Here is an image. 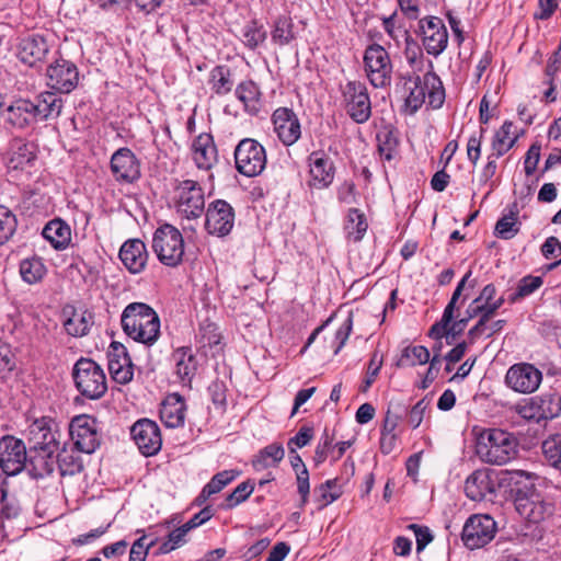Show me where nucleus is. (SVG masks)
Instances as JSON below:
<instances>
[{
  "label": "nucleus",
  "mask_w": 561,
  "mask_h": 561,
  "mask_svg": "<svg viewBox=\"0 0 561 561\" xmlns=\"http://www.w3.org/2000/svg\"><path fill=\"white\" fill-rule=\"evenodd\" d=\"M31 451V476L44 478L55 470L56 454L60 449L57 425L49 416L35 419L27 427Z\"/></svg>",
  "instance_id": "1"
},
{
  "label": "nucleus",
  "mask_w": 561,
  "mask_h": 561,
  "mask_svg": "<svg viewBox=\"0 0 561 561\" xmlns=\"http://www.w3.org/2000/svg\"><path fill=\"white\" fill-rule=\"evenodd\" d=\"M518 453V439L502 428H484L477 436L476 454L485 463L502 466Z\"/></svg>",
  "instance_id": "2"
},
{
  "label": "nucleus",
  "mask_w": 561,
  "mask_h": 561,
  "mask_svg": "<svg viewBox=\"0 0 561 561\" xmlns=\"http://www.w3.org/2000/svg\"><path fill=\"white\" fill-rule=\"evenodd\" d=\"M124 332L133 340L152 345L160 335V319L147 304L131 302L127 305L121 317Z\"/></svg>",
  "instance_id": "3"
},
{
  "label": "nucleus",
  "mask_w": 561,
  "mask_h": 561,
  "mask_svg": "<svg viewBox=\"0 0 561 561\" xmlns=\"http://www.w3.org/2000/svg\"><path fill=\"white\" fill-rule=\"evenodd\" d=\"M77 390L89 400H98L107 391L106 376L102 367L91 358H79L72 368Z\"/></svg>",
  "instance_id": "4"
},
{
  "label": "nucleus",
  "mask_w": 561,
  "mask_h": 561,
  "mask_svg": "<svg viewBox=\"0 0 561 561\" xmlns=\"http://www.w3.org/2000/svg\"><path fill=\"white\" fill-rule=\"evenodd\" d=\"M151 248L159 262L168 267H176L183 262V236L178 228L170 224H164L156 229Z\"/></svg>",
  "instance_id": "5"
},
{
  "label": "nucleus",
  "mask_w": 561,
  "mask_h": 561,
  "mask_svg": "<svg viewBox=\"0 0 561 561\" xmlns=\"http://www.w3.org/2000/svg\"><path fill=\"white\" fill-rule=\"evenodd\" d=\"M266 151L255 139L244 138L234 148V163L239 173L252 178L261 174L266 167Z\"/></svg>",
  "instance_id": "6"
},
{
  "label": "nucleus",
  "mask_w": 561,
  "mask_h": 561,
  "mask_svg": "<svg viewBox=\"0 0 561 561\" xmlns=\"http://www.w3.org/2000/svg\"><path fill=\"white\" fill-rule=\"evenodd\" d=\"M0 468L7 476H16L24 469L31 473V451L22 439L11 435L0 439Z\"/></svg>",
  "instance_id": "7"
},
{
  "label": "nucleus",
  "mask_w": 561,
  "mask_h": 561,
  "mask_svg": "<svg viewBox=\"0 0 561 561\" xmlns=\"http://www.w3.org/2000/svg\"><path fill=\"white\" fill-rule=\"evenodd\" d=\"M364 70L375 88H385L391 82L392 64L389 53L379 44L369 45L364 53Z\"/></svg>",
  "instance_id": "8"
},
{
  "label": "nucleus",
  "mask_w": 561,
  "mask_h": 561,
  "mask_svg": "<svg viewBox=\"0 0 561 561\" xmlns=\"http://www.w3.org/2000/svg\"><path fill=\"white\" fill-rule=\"evenodd\" d=\"M341 93L350 117L357 124L366 123L371 116V102L365 83L348 81L341 85Z\"/></svg>",
  "instance_id": "9"
},
{
  "label": "nucleus",
  "mask_w": 561,
  "mask_h": 561,
  "mask_svg": "<svg viewBox=\"0 0 561 561\" xmlns=\"http://www.w3.org/2000/svg\"><path fill=\"white\" fill-rule=\"evenodd\" d=\"M496 522L488 514L471 515L463 525L461 539L469 549L482 548L493 540Z\"/></svg>",
  "instance_id": "10"
},
{
  "label": "nucleus",
  "mask_w": 561,
  "mask_h": 561,
  "mask_svg": "<svg viewBox=\"0 0 561 561\" xmlns=\"http://www.w3.org/2000/svg\"><path fill=\"white\" fill-rule=\"evenodd\" d=\"M176 210L186 219H196L205 208L204 192L198 182L183 180L175 186Z\"/></svg>",
  "instance_id": "11"
},
{
  "label": "nucleus",
  "mask_w": 561,
  "mask_h": 561,
  "mask_svg": "<svg viewBox=\"0 0 561 561\" xmlns=\"http://www.w3.org/2000/svg\"><path fill=\"white\" fill-rule=\"evenodd\" d=\"M69 432L78 451L92 454L101 444L98 421L90 415L75 416L70 422Z\"/></svg>",
  "instance_id": "12"
},
{
  "label": "nucleus",
  "mask_w": 561,
  "mask_h": 561,
  "mask_svg": "<svg viewBox=\"0 0 561 561\" xmlns=\"http://www.w3.org/2000/svg\"><path fill=\"white\" fill-rule=\"evenodd\" d=\"M419 33L428 55L437 57L446 49L448 32L440 18L428 15L420 19Z\"/></svg>",
  "instance_id": "13"
},
{
  "label": "nucleus",
  "mask_w": 561,
  "mask_h": 561,
  "mask_svg": "<svg viewBox=\"0 0 561 561\" xmlns=\"http://www.w3.org/2000/svg\"><path fill=\"white\" fill-rule=\"evenodd\" d=\"M47 85L59 93H70L79 82L77 66L64 58L55 60L47 67Z\"/></svg>",
  "instance_id": "14"
},
{
  "label": "nucleus",
  "mask_w": 561,
  "mask_h": 561,
  "mask_svg": "<svg viewBox=\"0 0 561 561\" xmlns=\"http://www.w3.org/2000/svg\"><path fill=\"white\" fill-rule=\"evenodd\" d=\"M515 508L522 517L534 524L545 520L553 512V505L536 492L518 491L515 499Z\"/></svg>",
  "instance_id": "15"
},
{
  "label": "nucleus",
  "mask_w": 561,
  "mask_h": 561,
  "mask_svg": "<svg viewBox=\"0 0 561 561\" xmlns=\"http://www.w3.org/2000/svg\"><path fill=\"white\" fill-rule=\"evenodd\" d=\"M234 224V211L224 199L211 202L206 211L205 228L208 233L225 237L230 233Z\"/></svg>",
  "instance_id": "16"
},
{
  "label": "nucleus",
  "mask_w": 561,
  "mask_h": 561,
  "mask_svg": "<svg viewBox=\"0 0 561 561\" xmlns=\"http://www.w3.org/2000/svg\"><path fill=\"white\" fill-rule=\"evenodd\" d=\"M541 380V371L527 363L513 365L505 376L507 386L519 393H533L538 389Z\"/></svg>",
  "instance_id": "17"
},
{
  "label": "nucleus",
  "mask_w": 561,
  "mask_h": 561,
  "mask_svg": "<svg viewBox=\"0 0 561 561\" xmlns=\"http://www.w3.org/2000/svg\"><path fill=\"white\" fill-rule=\"evenodd\" d=\"M130 435L144 456H153L161 448L160 428L151 420L142 419L137 421L130 428Z\"/></svg>",
  "instance_id": "18"
},
{
  "label": "nucleus",
  "mask_w": 561,
  "mask_h": 561,
  "mask_svg": "<svg viewBox=\"0 0 561 561\" xmlns=\"http://www.w3.org/2000/svg\"><path fill=\"white\" fill-rule=\"evenodd\" d=\"M49 51L46 38L39 34L21 37L16 44L15 56L27 67H37L44 62Z\"/></svg>",
  "instance_id": "19"
},
{
  "label": "nucleus",
  "mask_w": 561,
  "mask_h": 561,
  "mask_svg": "<svg viewBox=\"0 0 561 561\" xmlns=\"http://www.w3.org/2000/svg\"><path fill=\"white\" fill-rule=\"evenodd\" d=\"M310 185L318 190L329 187L335 175L332 159L322 150L313 151L308 157Z\"/></svg>",
  "instance_id": "20"
},
{
  "label": "nucleus",
  "mask_w": 561,
  "mask_h": 561,
  "mask_svg": "<svg viewBox=\"0 0 561 561\" xmlns=\"http://www.w3.org/2000/svg\"><path fill=\"white\" fill-rule=\"evenodd\" d=\"M274 131L285 146L294 145L301 136L300 122L293 110L279 107L272 116Z\"/></svg>",
  "instance_id": "21"
},
{
  "label": "nucleus",
  "mask_w": 561,
  "mask_h": 561,
  "mask_svg": "<svg viewBox=\"0 0 561 561\" xmlns=\"http://www.w3.org/2000/svg\"><path fill=\"white\" fill-rule=\"evenodd\" d=\"M111 171L119 182L131 183L140 176L139 161L128 148H121L111 158Z\"/></svg>",
  "instance_id": "22"
},
{
  "label": "nucleus",
  "mask_w": 561,
  "mask_h": 561,
  "mask_svg": "<svg viewBox=\"0 0 561 561\" xmlns=\"http://www.w3.org/2000/svg\"><path fill=\"white\" fill-rule=\"evenodd\" d=\"M107 358L108 371L114 381L121 385L130 382L134 376V369L125 347L119 343L113 342L107 352Z\"/></svg>",
  "instance_id": "23"
},
{
  "label": "nucleus",
  "mask_w": 561,
  "mask_h": 561,
  "mask_svg": "<svg viewBox=\"0 0 561 561\" xmlns=\"http://www.w3.org/2000/svg\"><path fill=\"white\" fill-rule=\"evenodd\" d=\"M192 159L199 170H210L218 161V151L214 137L202 133L192 142Z\"/></svg>",
  "instance_id": "24"
},
{
  "label": "nucleus",
  "mask_w": 561,
  "mask_h": 561,
  "mask_svg": "<svg viewBox=\"0 0 561 561\" xmlns=\"http://www.w3.org/2000/svg\"><path fill=\"white\" fill-rule=\"evenodd\" d=\"M4 122L15 128H25L36 122L33 101L28 99H18L13 101L3 111Z\"/></svg>",
  "instance_id": "25"
},
{
  "label": "nucleus",
  "mask_w": 561,
  "mask_h": 561,
  "mask_svg": "<svg viewBox=\"0 0 561 561\" xmlns=\"http://www.w3.org/2000/svg\"><path fill=\"white\" fill-rule=\"evenodd\" d=\"M119 259L130 273H140L148 260L146 244L140 239L127 240L121 247Z\"/></svg>",
  "instance_id": "26"
},
{
  "label": "nucleus",
  "mask_w": 561,
  "mask_h": 561,
  "mask_svg": "<svg viewBox=\"0 0 561 561\" xmlns=\"http://www.w3.org/2000/svg\"><path fill=\"white\" fill-rule=\"evenodd\" d=\"M160 420L170 428L183 426L185 420V403L179 393H171L162 401Z\"/></svg>",
  "instance_id": "27"
},
{
  "label": "nucleus",
  "mask_w": 561,
  "mask_h": 561,
  "mask_svg": "<svg viewBox=\"0 0 561 561\" xmlns=\"http://www.w3.org/2000/svg\"><path fill=\"white\" fill-rule=\"evenodd\" d=\"M494 491V484L486 469L473 471L465 482L466 495L472 501H482Z\"/></svg>",
  "instance_id": "28"
},
{
  "label": "nucleus",
  "mask_w": 561,
  "mask_h": 561,
  "mask_svg": "<svg viewBox=\"0 0 561 561\" xmlns=\"http://www.w3.org/2000/svg\"><path fill=\"white\" fill-rule=\"evenodd\" d=\"M175 374L183 383H190L197 370V359L190 346L176 348L172 354Z\"/></svg>",
  "instance_id": "29"
},
{
  "label": "nucleus",
  "mask_w": 561,
  "mask_h": 561,
  "mask_svg": "<svg viewBox=\"0 0 561 561\" xmlns=\"http://www.w3.org/2000/svg\"><path fill=\"white\" fill-rule=\"evenodd\" d=\"M34 112L37 121H46L58 117L62 108V100L56 93L45 91L33 100Z\"/></svg>",
  "instance_id": "30"
},
{
  "label": "nucleus",
  "mask_w": 561,
  "mask_h": 561,
  "mask_svg": "<svg viewBox=\"0 0 561 561\" xmlns=\"http://www.w3.org/2000/svg\"><path fill=\"white\" fill-rule=\"evenodd\" d=\"M42 234L56 250H65L71 241L70 226L59 218L47 222Z\"/></svg>",
  "instance_id": "31"
},
{
  "label": "nucleus",
  "mask_w": 561,
  "mask_h": 561,
  "mask_svg": "<svg viewBox=\"0 0 561 561\" xmlns=\"http://www.w3.org/2000/svg\"><path fill=\"white\" fill-rule=\"evenodd\" d=\"M518 207L517 204L514 203L508 210V214L503 215L496 222L494 228V234L504 240H510L514 238L520 228V222L518 220Z\"/></svg>",
  "instance_id": "32"
},
{
  "label": "nucleus",
  "mask_w": 561,
  "mask_h": 561,
  "mask_svg": "<svg viewBox=\"0 0 561 561\" xmlns=\"http://www.w3.org/2000/svg\"><path fill=\"white\" fill-rule=\"evenodd\" d=\"M405 90L409 91L405 98V104L411 112H416L425 102L426 98V85H424V79L422 80L419 76H409L404 83Z\"/></svg>",
  "instance_id": "33"
},
{
  "label": "nucleus",
  "mask_w": 561,
  "mask_h": 561,
  "mask_svg": "<svg viewBox=\"0 0 561 561\" xmlns=\"http://www.w3.org/2000/svg\"><path fill=\"white\" fill-rule=\"evenodd\" d=\"M94 323V316L88 310L73 311L65 322L64 327L68 334L72 336H83L88 334Z\"/></svg>",
  "instance_id": "34"
},
{
  "label": "nucleus",
  "mask_w": 561,
  "mask_h": 561,
  "mask_svg": "<svg viewBox=\"0 0 561 561\" xmlns=\"http://www.w3.org/2000/svg\"><path fill=\"white\" fill-rule=\"evenodd\" d=\"M533 404L537 407L539 419L551 420L561 413V396L558 393H548L533 398Z\"/></svg>",
  "instance_id": "35"
},
{
  "label": "nucleus",
  "mask_w": 561,
  "mask_h": 561,
  "mask_svg": "<svg viewBox=\"0 0 561 561\" xmlns=\"http://www.w3.org/2000/svg\"><path fill=\"white\" fill-rule=\"evenodd\" d=\"M513 123L505 121L504 124L495 131L492 140V151L495 156H504L518 139L517 135H513Z\"/></svg>",
  "instance_id": "36"
},
{
  "label": "nucleus",
  "mask_w": 561,
  "mask_h": 561,
  "mask_svg": "<svg viewBox=\"0 0 561 561\" xmlns=\"http://www.w3.org/2000/svg\"><path fill=\"white\" fill-rule=\"evenodd\" d=\"M210 89L217 95H226L232 91L234 81L227 66H216L209 73Z\"/></svg>",
  "instance_id": "37"
},
{
  "label": "nucleus",
  "mask_w": 561,
  "mask_h": 561,
  "mask_svg": "<svg viewBox=\"0 0 561 561\" xmlns=\"http://www.w3.org/2000/svg\"><path fill=\"white\" fill-rule=\"evenodd\" d=\"M236 95L247 111L256 113L259 111L260 89L252 80L242 81L236 88Z\"/></svg>",
  "instance_id": "38"
},
{
  "label": "nucleus",
  "mask_w": 561,
  "mask_h": 561,
  "mask_svg": "<svg viewBox=\"0 0 561 561\" xmlns=\"http://www.w3.org/2000/svg\"><path fill=\"white\" fill-rule=\"evenodd\" d=\"M430 360V351L422 345L407 346L402 350L396 365L399 368L424 365Z\"/></svg>",
  "instance_id": "39"
},
{
  "label": "nucleus",
  "mask_w": 561,
  "mask_h": 561,
  "mask_svg": "<svg viewBox=\"0 0 561 561\" xmlns=\"http://www.w3.org/2000/svg\"><path fill=\"white\" fill-rule=\"evenodd\" d=\"M365 214L357 208H351L346 216L345 232L350 239L360 241L367 230Z\"/></svg>",
  "instance_id": "40"
},
{
  "label": "nucleus",
  "mask_w": 561,
  "mask_h": 561,
  "mask_svg": "<svg viewBox=\"0 0 561 561\" xmlns=\"http://www.w3.org/2000/svg\"><path fill=\"white\" fill-rule=\"evenodd\" d=\"M55 459L61 476H73L83 469L82 459L75 450H58Z\"/></svg>",
  "instance_id": "41"
},
{
  "label": "nucleus",
  "mask_w": 561,
  "mask_h": 561,
  "mask_svg": "<svg viewBox=\"0 0 561 561\" xmlns=\"http://www.w3.org/2000/svg\"><path fill=\"white\" fill-rule=\"evenodd\" d=\"M20 274L24 282L35 284L46 274V267L39 257L25 259L20 264Z\"/></svg>",
  "instance_id": "42"
},
{
  "label": "nucleus",
  "mask_w": 561,
  "mask_h": 561,
  "mask_svg": "<svg viewBox=\"0 0 561 561\" xmlns=\"http://www.w3.org/2000/svg\"><path fill=\"white\" fill-rule=\"evenodd\" d=\"M266 31L256 21L248 22L241 31V41L250 49L254 50L266 39Z\"/></svg>",
  "instance_id": "43"
},
{
  "label": "nucleus",
  "mask_w": 561,
  "mask_h": 561,
  "mask_svg": "<svg viewBox=\"0 0 561 561\" xmlns=\"http://www.w3.org/2000/svg\"><path fill=\"white\" fill-rule=\"evenodd\" d=\"M377 141L380 156L388 161L392 160L399 145L396 133L390 128H382L377 134Z\"/></svg>",
  "instance_id": "44"
},
{
  "label": "nucleus",
  "mask_w": 561,
  "mask_h": 561,
  "mask_svg": "<svg viewBox=\"0 0 561 561\" xmlns=\"http://www.w3.org/2000/svg\"><path fill=\"white\" fill-rule=\"evenodd\" d=\"M294 38L295 33L291 19L288 16H279L275 21L272 31V41L279 46H284L289 44Z\"/></svg>",
  "instance_id": "45"
},
{
  "label": "nucleus",
  "mask_w": 561,
  "mask_h": 561,
  "mask_svg": "<svg viewBox=\"0 0 561 561\" xmlns=\"http://www.w3.org/2000/svg\"><path fill=\"white\" fill-rule=\"evenodd\" d=\"M285 456V450L280 444H271L263 448L253 460L256 468H267L277 465Z\"/></svg>",
  "instance_id": "46"
},
{
  "label": "nucleus",
  "mask_w": 561,
  "mask_h": 561,
  "mask_svg": "<svg viewBox=\"0 0 561 561\" xmlns=\"http://www.w3.org/2000/svg\"><path fill=\"white\" fill-rule=\"evenodd\" d=\"M542 285V278L539 276H525L523 277L517 285L515 293L511 294L507 300L511 304L516 302L517 300L525 298L531 295L535 290H537Z\"/></svg>",
  "instance_id": "47"
},
{
  "label": "nucleus",
  "mask_w": 561,
  "mask_h": 561,
  "mask_svg": "<svg viewBox=\"0 0 561 561\" xmlns=\"http://www.w3.org/2000/svg\"><path fill=\"white\" fill-rule=\"evenodd\" d=\"M16 226L15 215L9 208L0 205V245L11 239L16 230Z\"/></svg>",
  "instance_id": "48"
},
{
  "label": "nucleus",
  "mask_w": 561,
  "mask_h": 561,
  "mask_svg": "<svg viewBox=\"0 0 561 561\" xmlns=\"http://www.w3.org/2000/svg\"><path fill=\"white\" fill-rule=\"evenodd\" d=\"M542 453L552 467L561 470V434L546 439L542 443Z\"/></svg>",
  "instance_id": "49"
},
{
  "label": "nucleus",
  "mask_w": 561,
  "mask_h": 561,
  "mask_svg": "<svg viewBox=\"0 0 561 561\" xmlns=\"http://www.w3.org/2000/svg\"><path fill=\"white\" fill-rule=\"evenodd\" d=\"M424 85H426V90L431 87L428 92L430 105L434 108L440 107L444 102L445 94L439 78L435 73L427 72L424 75Z\"/></svg>",
  "instance_id": "50"
},
{
  "label": "nucleus",
  "mask_w": 561,
  "mask_h": 561,
  "mask_svg": "<svg viewBox=\"0 0 561 561\" xmlns=\"http://www.w3.org/2000/svg\"><path fill=\"white\" fill-rule=\"evenodd\" d=\"M33 146L27 144H20L16 148L12 149L9 167L12 169H23L34 160Z\"/></svg>",
  "instance_id": "51"
},
{
  "label": "nucleus",
  "mask_w": 561,
  "mask_h": 561,
  "mask_svg": "<svg viewBox=\"0 0 561 561\" xmlns=\"http://www.w3.org/2000/svg\"><path fill=\"white\" fill-rule=\"evenodd\" d=\"M239 474L240 471L236 469L224 470L216 473L209 482L204 485L206 488V492L211 493L213 495L219 493L229 483L237 479Z\"/></svg>",
  "instance_id": "52"
},
{
  "label": "nucleus",
  "mask_w": 561,
  "mask_h": 561,
  "mask_svg": "<svg viewBox=\"0 0 561 561\" xmlns=\"http://www.w3.org/2000/svg\"><path fill=\"white\" fill-rule=\"evenodd\" d=\"M468 324V319H460V320H457V321H451V322H448L444 329L439 330L436 333H433V325L431 327L430 329V332H428V335L434 339V340H442V337H446L447 339V344H451L455 339L460 335L465 328L467 327Z\"/></svg>",
  "instance_id": "53"
},
{
  "label": "nucleus",
  "mask_w": 561,
  "mask_h": 561,
  "mask_svg": "<svg viewBox=\"0 0 561 561\" xmlns=\"http://www.w3.org/2000/svg\"><path fill=\"white\" fill-rule=\"evenodd\" d=\"M254 491V483L251 480L241 482L226 499L227 507L233 508L244 502Z\"/></svg>",
  "instance_id": "54"
},
{
  "label": "nucleus",
  "mask_w": 561,
  "mask_h": 561,
  "mask_svg": "<svg viewBox=\"0 0 561 561\" xmlns=\"http://www.w3.org/2000/svg\"><path fill=\"white\" fill-rule=\"evenodd\" d=\"M313 438V428L309 426H302L298 433L289 438L287 447L289 454H295L296 448H302L307 446Z\"/></svg>",
  "instance_id": "55"
},
{
  "label": "nucleus",
  "mask_w": 561,
  "mask_h": 561,
  "mask_svg": "<svg viewBox=\"0 0 561 561\" xmlns=\"http://www.w3.org/2000/svg\"><path fill=\"white\" fill-rule=\"evenodd\" d=\"M461 295V291H459V289H455L449 302L447 304L444 312H443V317L442 319L434 323L433 324V333H436L444 329V327L448 323V322H451V320H454V311L456 309V304H457V300L459 299Z\"/></svg>",
  "instance_id": "56"
},
{
  "label": "nucleus",
  "mask_w": 561,
  "mask_h": 561,
  "mask_svg": "<svg viewBox=\"0 0 561 561\" xmlns=\"http://www.w3.org/2000/svg\"><path fill=\"white\" fill-rule=\"evenodd\" d=\"M320 500L322 502L321 507H324L341 496V492L336 490V480H328L322 483L319 489Z\"/></svg>",
  "instance_id": "57"
},
{
  "label": "nucleus",
  "mask_w": 561,
  "mask_h": 561,
  "mask_svg": "<svg viewBox=\"0 0 561 561\" xmlns=\"http://www.w3.org/2000/svg\"><path fill=\"white\" fill-rule=\"evenodd\" d=\"M382 366V356H380L377 352L371 355V358L368 364L367 375L362 386V391H367L370 386L374 383L376 377L379 374V370Z\"/></svg>",
  "instance_id": "58"
},
{
  "label": "nucleus",
  "mask_w": 561,
  "mask_h": 561,
  "mask_svg": "<svg viewBox=\"0 0 561 561\" xmlns=\"http://www.w3.org/2000/svg\"><path fill=\"white\" fill-rule=\"evenodd\" d=\"M485 133L484 128L480 129V135H472L468 139L467 142V157L468 160L473 164L477 165L480 156H481V145H482V138L483 134Z\"/></svg>",
  "instance_id": "59"
},
{
  "label": "nucleus",
  "mask_w": 561,
  "mask_h": 561,
  "mask_svg": "<svg viewBox=\"0 0 561 561\" xmlns=\"http://www.w3.org/2000/svg\"><path fill=\"white\" fill-rule=\"evenodd\" d=\"M430 403L431 401L428 399L423 398L417 401L416 404L411 409L408 415V422L413 428H416L421 425Z\"/></svg>",
  "instance_id": "60"
},
{
  "label": "nucleus",
  "mask_w": 561,
  "mask_h": 561,
  "mask_svg": "<svg viewBox=\"0 0 561 561\" xmlns=\"http://www.w3.org/2000/svg\"><path fill=\"white\" fill-rule=\"evenodd\" d=\"M408 528L415 535L417 552H421L433 540V535L426 526L410 524Z\"/></svg>",
  "instance_id": "61"
},
{
  "label": "nucleus",
  "mask_w": 561,
  "mask_h": 561,
  "mask_svg": "<svg viewBox=\"0 0 561 561\" xmlns=\"http://www.w3.org/2000/svg\"><path fill=\"white\" fill-rule=\"evenodd\" d=\"M332 437L329 435L328 431L325 430L322 434L320 442L314 450V461L317 465L322 463L329 455V451L332 450Z\"/></svg>",
  "instance_id": "62"
},
{
  "label": "nucleus",
  "mask_w": 561,
  "mask_h": 561,
  "mask_svg": "<svg viewBox=\"0 0 561 561\" xmlns=\"http://www.w3.org/2000/svg\"><path fill=\"white\" fill-rule=\"evenodd\" d=\"M540 149L541 147L538 144H533L529 147L524 162L525 173L527 175H531L535 172L540 159Z\"/></svg>",
  "instance_id": "63"
},
{
  "label": "nucleus",
  "mask_w": 561,
  "mask_h": 561,
  "mask_svg": "<svg viewBox=\"0 0 561 561\" xmlns=\"http://www.w3.org/2000/svg\"><path fill=\"white\" fill-rule=\"evenodd\" d=\"M145 539H146V537L142 536L133 543L130 553H129V561H145L146 560L148 550L153 545V542H151L147 547H145Z\"/></svg>",
  "instance_id": "64"
}]
</instances>
